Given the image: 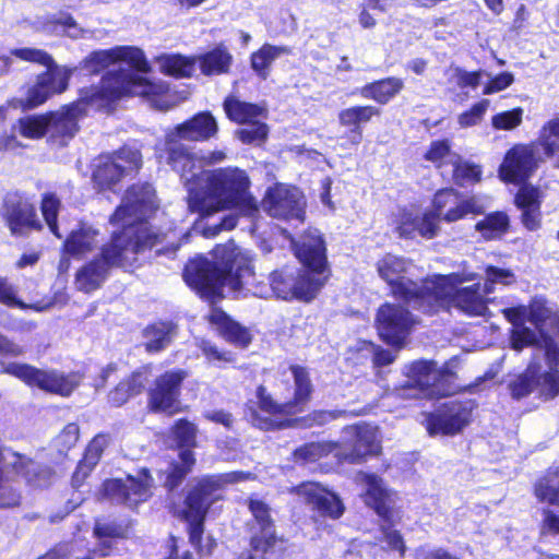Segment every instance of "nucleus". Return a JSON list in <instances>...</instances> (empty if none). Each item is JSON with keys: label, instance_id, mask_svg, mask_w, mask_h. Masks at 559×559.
I'll use <instances>...</instances> for the list:
<instances>
[{"label": "nucleus", "instance_id": "nucleus-1", "mask_svg": "<svg viewBox=\"0 0 559 559\" xmlns=\"http://www.w3.org/2000/svg\"><path fill=\"white\" fill-rule=\"evenodd\" d=\"M288 370L292 373L293 383L289 384L288 381L285 383L286 390H293L292 397L280 403L263 384L258 385L257 401L248 402L245 406L247 420L260 430L274 431L286 428L311 429L322 427L335 419L334 413L325 409H313L304 416H298L308 408L314 386L307 367L292 364Z\"/></svg>", "mask_w": 559, "mask_h": 559}, {"label": "nucleus", "instance_id": "nucleus-34", "mask_svg": "<svg viewBox=\"0 0 559 559\" xmlns=\"http://www.w3.org/2000/svg\"><path fill=\"white\" fill-rule=\"evenodd\" d=\"M528 318L527 322L534 325V329L539 334L540 338L545 343L546 354L558 355V348L555 340L547 332V324L554 326L556 332L558 331V317L559 311L554 312L548 306L547 301L543 297H534L528 301Z\"/></svg>", "mask_w": 559, "mask_h": 559}, {"label": "nucleus", "instance_id": "nucleus-38", "mask_svg": "<svg viewBox=\"0 0 559 559\" xmlns=\"http://www.w3.org/2000/svg\"><path fill=\"white\" fill-rule=\"evenodd\" d=\"M440 223H443L437 211L430 205L421 215L403 217L399 229L402 236L409 237L417 233L424 239H432L440 231Z\"/></svg>", "mask_w": 559, "mask_h": 559}, {"label": "nucleus", "instance_id": "nucleus-52", "mask_svg": "<svg viewBox=\"0 0 559 559\" xmlns=\"http://www.w3.org/2000/svg\"><path fill=\"white\" fill-rule=\"evenodd\" d=\"M171 439L179 451L183 449H193L197 447V426L187 418H179L174 421L169 429Z\"/></svg>", "mask_w": 559, "mask_h": 559}, {"label": "nucleus", "instance_id": "nucleus-51", "mask_svg": "<svg viewBox=\"0 0 559 559\" xmlns=\"http://www.w3.org/2000/svg\"><path fill=\"white\" fill-rule=\"evenodd\" d=\"M0 305L20 310H34L37 312L47 309V305L40 302L26 304L19 297V290L8 277L0 275Z\"/></svg>", "mask_w": 559, "mask_h": 559}, {"label": "nucleus", "instance_id": "nucleus-23", "mask_svg": "<svg viewBox=\"0 0 559 559\" xmlns=\"http://www.w3.org/2000/svg\"><path fill=\"white\" fill-rule=\"evenodd\" d=\"M294 254L301 264L297 269L306 271L322 290L331 276L324 238L321 235L305 237L294 246Z\"/></svg>", "mask_w": 559, "mask_h": 559}, {"label": "nucleus", "instance_id": "nucleus-9", "mask_svg": "<svg viewBox=\"0 0 559 559\" xmlns=\"http://www.w3.org/2000/svg\"><path fill=\"white\" fill-rule=\"evenodd\" d=\"M140 150L123 145L118 150L99 154L92 166L91 181L98 193L115 192L120 182L142 168Z\"/></svg>", "mask_w": 559, "mask_h": 559}, {"label": "nucleus", "instance_id": "nucleus-47", "mask_svg": "<svg viewBox=\"0 0 559 559\" xmlns=\"http://www.w3.org/2000/svg\"><path fill=\"white\" fill-rule=\"evenodd\" d=\"M96 235V230L86 227L71 230L62 243V249L71 257L84 255L93 251Z\"/></svg>", "mask_w": 559, "mask_h": 559}, {"label": "nucleus", "instance_id": "nucleus-17", "mask_svg": "<svg viewBox=\"0 0 559 559\" xmlns=\"http://www.w3.org/2000/svg\"><path fill=\"white\" fill-rule=\"evenodd\" d=\"M431 206L445 224L485 214V206L477 195L464 194L454 187L438 189L431 198Z\"/></svg>", "mask_w": 559, "mask_h": 559}, {"label": "nucleus", "instance_id": "nucleus-6", "mask_svg": "<svg viewBox=\"0 0 559 559\" xmlns=\"http://www.w3.org/2000/svg\"><path fill=\"white\" fill-rule=\"evenodd\" d=\"M472 280H474V274L460 272L432 274V282L421 314L433 317L456 308L468 317L485 316L488 311L489 299L481 294L480 284L459 287Z\"/></svg>", "mask_w": 559, "mask_h": 559}, {"label": "nucleus", "instance_id": "nucleus-2", "mask_svg": "<svg viewBox=\"0 0 559 559\" xmlns=\"http://www.w3.org/2000/svg\"><path fill=\"white\" fill-rule=\"evenodd\" d=\"M211 255L197 254L182 270L185 283L201 299L213 305L221 301L224 287L234 293L251 290L255 281L253 255L233 239L215 245Z\"/></svg>", "mask_w": 559, "mask_h": 559}, {"label": "nucleus", "instance_id": "nucleus-44", "mask_svg": "<svg viewBox=\"0 0 559 559\" xmlns=\"http://www.w3.org/2000/svg\"><path fill=\"white\" fill-rule=\"evenodd\" d=\"M289 47L263 44L258 50L250 55V67L262 80H266L271 72L273 62L282 55H289Z\"/></svg>", "mask_w": 559, "mask_h": 559}, {"label": "nucleus", "instance_id": "nucleus-54", "mask_svg": "<svg viewBox=\"0 0 559 559\" xmlns=\"http://www.w3.org/2000/svg\"><path fill=\"white\" fill-rule=\"evenodd\" d=\"M534 370L538 397L543 401H551L559 396V370L550 369L542 373H538L537 367Z\"/></svg>", "mask_w": 559, "mask_h": 559}, {"label": "nucleus", "instance_id": "nucleus-56", "mask_svg": "<svg viewBox=\"0 0 559 559\" xmlns=\"http://www.w3.org/2000/svg\"><path fill=\"white\" fill-rule=\"evenodd\" d=\"M48 112L20 118L17 123L20 133L26 139H41L49 131Z\"/></svg>", "mask_w": 559, "mask_h": 559}, {"label": "nucleus", "instance_id": "nucleus-50", "mask_svg": "<svg viewBox=\"0 0 559 559\" xmlns=\"http://www.w3.org/2000/svg\"><path fill=\"white\" fill-rule=\"evenodd\" d=\"M62 207L60 198L56 192H45L41 194L39 202V210L44 222L46 223L49 231L57 238L61 239L62 234L59 227V214Z\"/></svg>", "mask_w": 559, "mask_h": 559}, {"label": "nucleus", "instance_id": "nucleus-62", "mask_svg": "<svg viewBox=\"0 0 559 559\" xmlns=\"http://www.w3.org/2000/svg\"><path fill=\"white\" fill-rule=\"evenodd\" d=\"M539 337L536 330L525 324L518 325L510 330V346L512 349L521 352L524 348L538 345Z\"/></svg>", "mask_w": 559, "mask_h": 559}, {"label": "nucleus", "instance_id": "nucleus-49", "mask_svg": "<svg viewBox=\"0 0 559 559\" xmlns=\"http://www.w3.org/2000/svg\"><path fill=\"white\" fill-rule=\"evenodd\" d=\"M72 70H60L57 63L53 61L52 64L46 67V70L37 75L36 82H43V87L46 91H49L50 96H52L56 94H62L68 90Z\"/></svg>", "mask_w": 559, "mask_h": 559}, {"label": "nucleus", "instance_id": "nucleus-18", "mask_svg": "<svg viewBox=\"0 0 559 559\" xmlns=\"http://www.w3.org/2000/svg\"><path fill=\"white\" fill-rule=\"evenodd\" d=\"M119 62H126L132 70L141 73H148L152 70L144 51L129 45L93 50L81 60L79 67L90 75H98L108 67Z\"/></svg>", "mask_w": 559, "mask_h": 559}, {"label": "nucleus", "instance_id": "nucleus-5", "mask_svg": "<svg viewBox=\"0 0 559 559\" xmlns=\"http://www.w3.org/2000/svg\"><path fill=\"white\" fill-rule=\"evenodd\" d=\"M239 479L238 472L202 475L185 491L181 506L171 508L173 514L186 523L188 540L199 557L212 556L217 545L213 536H207L206 544H203L205 522L211 509L224 500L227 486Z\"/></svg>", "mask_w": 559, "mask_h": 559}, {"label": "nucleus", "instance_id": "nucleus-15", "mask_svg": "<svg viewBox=\"0 0 559 559\" xmlns=\"http://www.w3.org/2000/svg\"><path fill=\"white\" fill-rule=\"evenodd\" d=\"M406 304L385 301L377 309L374 324L382 342L393 347L404 345L419 323Z\"/></svg>", "mask_w": 559, "mask_h": 559}, {"label": "nucleus", "instance_id": "nucleus-20", "mask_svg": "<svg viewBox=\"0 0 559 559\" xmlns=\"http://www.w3.org/2000/svg\"><path fill=\"white\" fill-rule=\"evenodd\" d=\"M156 190L148 181H136L127 187L121 203L109 216L111 225H121L128 219H141L156 210Z\"/></svg>", "mask_w": 559, "mask_h": 559}, {"label": "nucleus", "instance_id": "nucleus-7", "mask_svg": "<svg viewBox=\"0 0 559 559\" xmlns=\"http://www.w3.org/2000/svg\"><path fill=\"white\" fill-rule=\"evenodd\" d=\"M100 83L109 107L122 98L140 96L155 109L167 111L176 105L168 83L152 81L124 69L107 71Z\"/></svg>", "mask_w": 559, "mask_h": 559}, {"label": "nucleus", "instance_id": "nucleus-43", "mask_svg": "<svg viewBox=\"0 0 559 559\" xmlns=\"http://www.w3.org/2000/svg\"><path fill=\"white\" fill-rule=\"evenodd\" d=\"M155 62L163 74L175 79H189L195 69L194 56L181 53H162L155 57Z\"/></svg>", "mask_w": 559, "mask_h": 559}, {"label": "nucleus", "instance_id": "nucleus-39", "mask_svg": "<svg viewBox=\"0 0 559 559\" xmlns=\"http://www.w3.org/2000/svg\"><path fill=\"white\" fill-rule=\"evenodd\" d=\"M223 110L229 121L239 126H245L248 122H253L255 119L266 118L267 116L265 107L241 100L234 95H228L224 98Z\"/></svg>", "mask_w": 559, "mask_h": 559}, {"label": "nucleus", "instance_id": "nucleus-46", "mask_svg": "<svg viewBox=\"0 0 559 559\" xmlns=\"http://www.w3.org/2000/svg\"><path fill=\"white\" fill-rule=\"evenodd\" d=\"M414 385L427 395L441 394L437 382L441 378V371L433 361H416L411 368Z\"/></svg>", "mask_w": 559, "mask_h": 559}, {"label": "nucleus", "instance_id": "nucleus-29", "mask_svg": "<svg viewBox=\"0 0 559 559\" xmlns=\"http://www.w3.org/2000/svg\"><path fill=\"white\" fill-rule=\"evenodd\" d=\"M362 480L366 484V506L372 509L383 523L394 525V492L385 487L383 479L377 474L365 473Z\"/></svg>", "mask_w": 559, "mask_h": 559}, {"label": "nucleus", "instance_id": "nucleus-36", "mask_svg": "<svg viewBox=\"0 0 559 559\" xmlns=\"http://www.w3.org/2000/svg\"><path fill=\"white\" fill-rule=\"evenodd\" d=\"M194 58L204 76L228 74L234 62V57L224 43L216 44L212 49L194 56Z\"/></svg>", "mask_w": 559, "mask_h": 559}, {"label": "nucleus", "instance_id": "nucleus-59", "mask_svg": "<svg viewBox=\"0 0 559 559\" xmlns=\"http://www.w3.org/2000/svg\"><path fill=\"white\" fill-rule=\"evenodd\" d=\"M538 143L547 156L559 151V117L546 121L539 130Z\"/></svg>", "mask_w": 559, "mask_h": 559}, {"label": "nucleus", "instance_id": "nucleus-3", "mask_svg": "<svg viewBox=\"0 0 559 559\" xmlns=\"http://www.w3.org/2000/svg\"><path fill=\"white\" fill-rule=\"evenodd\" d=\"M160 242L159 234L142 223L128 224L112 231L102 245L99 253L76 271L78 289L86 294L97 290L111 269L139 266V257Z\"/></svg>", "mask_w": 559, "mask_h": 559}, {"label": "nucleus", "instance_id": "nucleus-31", "mask_svg": "<svg viewBox=\"0 0 559 559\" xmlns=\"http://www.w3.org/2000/svg\"><path fill=\"white\" fill-rule=\"evenodd\" d=\"M181 141V139L171 132H167L165 135L164 147L159 157L174 171L179 174L180 177L189 180L194 176L198 157L194 152Z\"/></svg>", "mask_w": 559, "mask_h": 559}, {"label": "nucleus", "instance_id": "nucleus-53", "mask_svg": "<svg viewBox=\"0 0 559 559\" xmlns=\"http://www.w3.org/2000/svg\"><path fill=\"white\" fill-rule=\"evenodd\" d=\"M452 181L456 187L473 186L481 180L483 170L477 164L462 160L459 156L451 163Z\"/></svg>", "mask_w": 559, "mask_h": 559}, {"label": "nucleus", "instance_id": "nucleus-27", "mask_svg": "<svg viewBox=\"0 0 559 559\" xmlns=\"http://www.w3.org/2000/svg\"><path fill=\"white\" fill-rule=\"evenodd\" d=\"M286 539L278 536L276 528L251 530L248 548L237 559H284Z\"/></svg>", "mask_w": 559, "mask_h": 559}, {"label": "nucleus", "instance_id": "nucleus-32", "mask_svg": "<svg viewBox=\"0 0 559 559\" xmlns=\"http://www.w3.org/2000/svg\"><path fill=\"white\" fill-rule=\"evenodd\" d=\"M169 132L183 141L205 142L217 135L218 124L213 114L204 110L176 124Z\"/></svg>", "mask_w": 559, "mask_h": 559}, {"label": "nucleus", "instance_id": "nucleus-10", "mask_svg": "<svg viewBox=\"0 0 559 559\" xmlns=\"http://www.w3.org/2000/svg\"><path fill=\"white\" fill-rule=\"evenodd\" d=\"M154 489L155 479L152 471L143 466L134 475L127 474L124 477L104 479L99 488V497L111 504L135 512L140 506L153 498Z\"/></svg>", "mask_w": 559, "mask_h": 559}, {"label": "nucleus", "instance_id": "nucleus-48", "mask_svg": "<svg viewBox=\"0 0 559 559\" xmlns=\"http://www.w3.org/2000/svg\"><path fill=\"white\" fill-rule=\"evenodd\" d=\"M337 448L334 441H311L296 448L292 457L297 464L316 463L321 459L329 456Z\"/></svg>", "mask_w": 559, "mask_h": 559}, {"label": "nucleus", "instance_id": "nucleus-16", "mask_svg": "<svg viewBox=\"0 0 559 559\" xmlns=\"http://www.w3.org/2000/svg\"><path fill=\"white\" fill-rule=\"evenodd\" d=\"M0 214L13 237H27L32 231L40 233L44 229L35 203L24 192L7 193Z\"/></svg>", "mask_w": 559, "mask_h": 559}, {"label": "nucleus", "instance_id": "nucleus-8", "mask_svg": "<svg viewBox=\"0 0 559 559\" xmlns=\"http://www.w3.org/2000/svg\"><path fill=\"white\" fill-rule=\"evenodd\" d=\"M412 260L393 253H385L376 263L379 277L386 284L389 295L421 313L432 274L419 281L407 276Z\"/></svg>", "mask_w": 559, "mask_h": 559}, {"label": "nucleus", "instance_id": "nucleus-64", "mask_svg": "<svg viewBox=\"0 0 559 559\" xmlns=\"http://www.w3.org/2000/svg\"><path fill=\"white\" fill-rule=\"evenodd\" d=\"M523 120V109L515 107L510 110L501 111L491 117V126L496 130L510 131L518 128Z\"/></svg>", "mask_w": 559, "mask_h": 559}, {"label": "nucleus", "instance_id": "nucleus-24", "mask_svg": "<svg viewBox=\"0 0 559 559\" xmlns=\"http://www.w3.org/2000/svg\"><path fill=\"white\" fill-rule=\"evenodd\" d=\"M538 167L536 152L530 144L509 148L499 167V177L506 183H526Z\"/></svg>", "mask_w": 559, "mask_h": 559}, {"label": "nucleus", "instance_id": "nucleus-30", "mask_svg": "<svg viewBox=\"0 0 559 559\" xmlns=\"http://www.w3.org/2000/svg\"><path fill=\"white\" fill-rule=\"evenodd\" d=\"M382 110L371 104L353 105L341 109L337 114V120L342 128L346 130V139L354 145L361 143L364 139V129L371 123L374 118H380Z\"/></svg>", "mask_w": 559, "mask_h": 559}, {"label": "nucleus", "instance_id": "nucleus-45", "mask_svg": "<svg viewBox=\"0 0 559 559\" xmlns=\"http://www.w3.org/2000/svg\"><path fill=\"white\" fill-rule=\"evenodd\" d=\"M474 228L485 240L500 239L510 230V217L504 211H493L483 214Z\"/></svg>", "mask_w": 559, "mask_h": 559}, {"label": "nucleus", "instance_id": "nucleus-42", "mask_svg": "<svg viewBox=\"0 0 559 559\" xmlns=\"http://www.w3.org/2000/svg\"><path fill=\"white\" fill-rule=\"evenodd\" d=\"M176 331V324L171 321H155L150 323L143 330L145 342L144 349L148 354H157L166 349L171 341Z\"/></svg>", "mask_w": 559, "mask_h": 559}, {"label": "nucleus", "instance_id": "nucleus-33", "mask_svg": "<svg viewBox=\"0 0 559 559\" xmlns=\"http://www.w3.org/2000/svg\"><path fill=\"white\" fill-rule=\"evenodd\" d=\"M152 371V365L146 364L130 372L111 388L106 401L110 407L119 408L131 399L141 395L145 390L146 376Z\"/></svg>", "mask_w": 559, "mask_h": 559}, {"label": "nucleus", "instance_id": "nucleus-14", "mask_svg": "<svg viewBox=\"0 0 559 559\" xmlns=\"http://www.w3.org/2000/svg\"><path fill=\"white\" fill-rule=\"evenodd\" d=\"M269 285L276 299L310 304L320 294L318 282L306 271L290 265L273 270L269 274Z\"/></svg>", "mask_w": 559, "mask_h": 559}, {"label": "nucleus", "instance_id": "nucleus-11", "mask_svg": "<svg viewBox=\"0 0 559 559\" xmlns=\"http://www.w3.org/2000/svg\"><path fill=\"white\" fill-rule=\"evenodd\" d=\"M2 371L20 380L29 389L62 397H69L83 379V374L79 371L66 373L56 368H38L26 362H10Z\"/></svg>", "mask_w": 559, "mask_h": 559}, {"label": "nucleus", "instance_id": "nucleus-19", "mask_svg": "<svg viewBox=\"0 0 559 559\" xmlns=\"http://www.w3.org/2000/svg\"><path fill=\"white\" fill-rule=\"evenodd\" d=\"M421 425L429 437H453L463 432L472 421V407L461 401H450L431 412L423 413Z\"/></svg>", "mask_w": 559, "mask_h": 559}, {"label": "nucleus", "instance_id": "nucleus-61", "mask_svg": "<svg viewBox=\"0 0 559 559\" xmlns=\"http://www.w3.org/2000/svg\"><path fill=\"white\" fill-rule=\"evenodd\" d=\"M129 523L123 522H95L93 536L97 539H127L129 536Z\"/></svg>", "mask_w": 559, "mask_h": 559}, {"label": "nucleus", "instance_id": "nucleus-37", "mask_svg": "<svg viewBox=\"0 0 559 559\" xmlns=\"http://www.w3.org/2000/svg\"><path fill=\"white\" fill-rule=\"evenodd\" d=\"M404 80L399 76H385L366 83L359 88V95L373 100L377 105L385 106L395 99L404 90Z\"/></svg>", "mask_w": 559, "mask_h": 559}, {"label": "nucleus", "instance_id": "nucleus-26", "mask_svg": "<svg viewBox=\"0 0 559 559\" xmlns=\"http://www.w3.org/2000/svg\"><path fill=\"white\" fill-rule=\"evenodd\" d=\"M205 320L217 336L238 349H247L254 335L250 328L235 320L221 307H212Z\"/></svg>", "mask_w": 559, "mask_h": 559}, {"label": "nucleus", "instance_id": "nucleus-41", "mask_svg": "<svg viewBox=\"0 0 559 559\" xmlns=\"http://www.w3.org/2000/svg\"><path fill=\"white\" fill-rule=\"evenodd\" d=\"M380 445L372 433L356 428V433L352 447L348 451L338 454V461L348 464H361L369 456L378 455Z\"/></svg>", "mask_w": 559, "mask_h": 559}, {"label": "nucleus", "instance_id": "nucleus-63", "mask_svg": "<svg viewBox=\"0 0 559 559\" xmlns=\"http://www.w3.org/2000/svg\"><path fill=\"white\" fill-rule=\"evenodd\" d=\"M199 348L209 362H219V367L225 365H235L237 361L236 354L231 350H225L218 348L217 345L207 340H202L199 344Z\"/></svg>", "mask_w": 559, "mask_h": 559}, {"label": "nucleus", "instance_id": "nucleus-35", "mask_svg": "<svg viewBox=\"0 0 559 559\" xmlns=\"http://www.w3.org/2000/svg\"><path fill=\"white\" fill-rule=\"evenodd\" d=\"M110 441L108 432H98L95 435L85 447L82 457L76 464L72 474V483L74 486H81L84 480L91 475L93 469L102 460L105 449Z\"/></svg>", "mask_w": 559, "mask_h": 559}, {"label": "nucleus", "instance_id": "nucleus-13", "mask_svg": "<svg viewBox=\"0 0 559 559\" xmlns=\"http://www.w3.org/2000/svg\"><path fill=\"white\" fill-rule=\"evenodd\" d=\"M189 371L171 368L157 374L146 389V409L150 414L173 417L187 409L182 403V389Z\"/></svg>", "mask_w": 559, "mask_h": 559}, {"label": "nucleus", "instance_id": "nucleus-21", "mask_svg": "<svg viewBox=\"0 0 559 559\" xmlns=\"http://www.w3.org/2000/svg\"><path fill=\"white\" fill-rule=\"evenodd\" d=\"M533 495L539 503L559 508V465L551 464L533 484ZM540 536L559 535V513L549 508L542 511Z\"/></svg>", "mask_w": 559, "mask_h": 559}, {"label": "nucleus", "instance_id": "nucleus-55", "mask_svg": "<svg viewBox=\"0 0 559 559\" xmlns=\"http://www.w3.org/2000/svg\"><path fill=\"white\" fill-rule=\"evenodd\" d=\"M451 155H455L452 152L451 141L449 139H439L430 142L423 157L431 163L436 169L440 170L451 164L449 162Z\"/></svg>", "mask_w": 559, "mask_h": 559}, {"label": "nucleus", "instance_id": "nucleus-60", "mask_svg": "<svg viewBox=\"0 0 559 559\" xmlns=\"http://www.w3.org/2000/svg\"><path fill=\"white\" fill-rule=\"evenodd\" d=\"M8 465L0 464V509L15 508L21 504L22 496L19 489L14 488L8 476Z\"/></svg>", "mask_w": 559, "mask_h": 559}, {"label": "nucleus", "instance_id": "nucleus-57", "mask_svg": "<svg viewBox=\"0 0 559 559\" xmlns=\"http://www.w3.org/2000/svg\"><path fill=\"white\" fill-rule=\"evenodd\" d=\"M247 127L237 129L235 136L242 144L246 145H261L269 138V126L260 119L253 120V122L246 123Z\"/></svg>", "mask_w": 559, "mask_h": 559}, {"label": "nucleus", "instance_id": "nucleus-58", "mask_svg": "<svg viewBox=\"0 0 559 559\" xmlns=\"http://www.w3.org/2000/svg\"><path fill=\"white\" fill-rule=\"evenodd\" d=\"M536 388L535 370L528 367L516 374L508 383V390L513 400L520 401L527 397Z\"/></svg>", "mask_w": 559, "mask_h": 559}, {"label": "nucleus", "instance_id": "nucleus-25", "mask_svg": "<svg viewBox=\"0 0 559 559\" xmlns=\"http://www.w3.org/2000/svg\"><path fill=\"white\" fill-rule=\"evenodd\" d=\"M293 492L304 498L306 504L322 518L340 519L345 507L341 498L318 483L305 481L294 487Z\"/></svg>", "mask_w": 559, "mask_h": 559}, {"label": "nucleus", "instance_id": "nucleus-4", "mask_svg": "<svg viewBox=\"0 0 559 559\" xmlns=\"http://www.w3.org/2000/svg\"><path fill=\"white\" fill-rule=\"evenodd\" d=\"M250 189L251 179L245 169L218 167L204 173L203 185L190 195L189 206L201 218L231 210L241 216L254 218L260 209Z\"/></svg>", "mask_w": 559, "mask_h": 559}, {"label": "nucleus", "instance_id": "nucleus-40", "mask_svg": "<svg viewBox=\"0 0 559 559\" xmlns=\"http://www.w3.org/2000/svg\"><path fill=\"white\" fill-rule=\"evenodd\" d=\"M197 457L192 450L179 451L178 459L171 460L164 472L163 487L166 491H175L193 471Z\"/></svg>", "mask_w": 559, "mask_h": 559}, {"label": "nucleus", "instance_id": "nucleus-22", "mask_svg": "<svg viewBox=\"0 0 559 559\" xmlns=\"http://www.w3.org/2000/svg\"><path fill=\"white\" fill-rule=\"evenodd\" d=\"M261 205L270 217L276 219H301L305 215L302 193L298 188L283 182L267 187Z\"/></svg>", "mask_w": 559, "mask_h": 559}, {"label": "nucleus", "instance_id": "nucleus-12", "mask_svg": "<svg viewBox=\"0 0 559 559\" xmlns=\"http://www.w3.org/2000/svg\"><path fill=\"white\" fill-rule=\"evenodd\" d=\"M91 106L109 107L100 82L97 85L81 87L78 98L64 105L60 111H48L51 116L49 117L51 136L61 140L72 139L80 130L79 121L87 116Z\"/></svg>", "mask_w": 559, "mask_h": 559}, {"label": "nucleus", "instance_id": "nucleus-28", "mask_svg": "<svg viewBox=\"0 0 559 559\" xmlns=\"http://www.w3.org/2000/svg\"><path fill=\"white\" fill-rule=\"evenodd\" d=\"M543 191L534 185H521L513 198V204L520 211V222L527 231H537L543 226Z\"/></svg>", "mask_w": 559, "mask_h": 559}]
</instances>
